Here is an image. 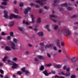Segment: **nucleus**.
<instances>
[{"label":"nucleus","mask_w":78,"mask_h":78,"mask_svg":"<svg viewBox=\"0 0 78 78\" xmlns=\"http://www.w3.org/2000/svg\"><path fill=\"white\" fill-rule=\"evenodd\" d=\"M40 45H41V46H42V47L40 48L39 49V50H42V51H44L45 49H46L47 48H50V47H51L52 45L51 44H49L46 45L44 47V43H41Z\"/></svg>","instance_id":"nucleus-1"},{"label":"nucleus","mask_w":78,"mask_h":78,"mask_svg":"<svg viewBox=\"0 0 78 78\" xmlns=\"http://www.w3.org/2000/svg\"><path fill=\"white\" fill-rule=\"evenodd\" d=\"M64 30H62V32L63 34L65 36H69L71 34V32L66 27H63Z\"/></svg>","instance_id":"nucleus-2"},{"label":"nucleus","mask_w":78,"mask_h":78,"mask_svg":"<svg viewBox=\"0 0 78 78\" xmlns=\"http://www.w3.org/2000/svg\"><path fill=\"white\" fill-rule=\"evenodd\" d=\"M8 18H9V19H10V20H12V19H13V18H15V19H20V18H21V16L17 15H16L12 13H11L10 14Z\"/></svg>","instance_id":"nucleus-3"},{"label":"nucleus","mask_w":78,"mask_h":78,"mask_svg":"<svg viewBox=\"0 0 78 78\" xmlns=\"http://www.w3.org/2000/svg\"><path fill=\"white\" fill-rule=\"evenodd\" d=\"M25 69H26L25 67H24L22 68L21 69V71H22V72H21V71H18L17 73V74L19 75H21L22 74H23V72H25V71H26Z\"/></svg>","instance_id":"nucleus-4"},{"label":"nucleus","mask_w":78,"mask_h":78,"mask_svg":"<svg viewBox=\"0 0 78 78\" xmlns=\"http://www.w3.org/2000/svg\"><path fill=\"white\" fill-rule=\"evenodd\" d=\"M49 16H50L49 17L50 19H51V20H53V21H54V22H57V21H56V20H55L53 19L54 18H56V16L54 15H49Z\"/></svg>","instance_id":"nucleus-5"},{"label":"nucleus","mask_w":78,"mask_h":78,"mask_svg":"<svg viewBox=\"0 0 78 78\" xmlns=\"http://www.w3.org/2000/svg\"><path fill=\"white\" fill-rule=\"evenodd\" d=\"M46 0H41V1H40L39 0H37L36 1V2L41 5H44V3H43V2H45L46 1Z\"/></svg>","instance_id":"nucleus-6"},{"label":"nucleus","mask_w":78,"mask_h":78,"mask_svg":"<svg viewBox=\"0 0 78 78\" xmlns=\"http://www.w3.org/2000/svg\"><path fill=\"white\" fill-rule=\"evenodd\" d=\"M11 48L13 50H15L16 49V44L15 43L12 42H11Z\"/></svg>","instance_id":"nucleus-7"},{"label":"nucleus","mask_w":78,"mask_h":78,"mask_svg":"<svg viewBox=\"0 0 78 78\" xmlns=\"http://www.w3.org/2000/svg\"><path fill=\"white\" fill-rule=\"evenodd\" d=\"M4 17L5 18L8 19L9 17L8 15V11L5 10L4 11Z\"/></svg>","instance_id":"nucleus-8"},{"label":"nucleus","mask_w":78,"mask_h":78,"mask_svg":"<svg viewBox=\"0 0 78 78\" xmlns=\"http://www.w3.org/2000/svg\"><path fill=\"white\" fill-rule=\"evenodd\" d=\"M12 65V67L14 69H15V68H17L19 67V65L16 63L13 62Z\"/></svg>","instance_id":"nucleus-9"},{"label":"nucleus","mask_w":78,"mask_h":78,"mask_svg":"<svg viewBox=\"0 0 78 78\" xmlns=\"http://www.w3.org/2000/svg\"><path fill=\"white\" fill-rule=\"evenodd\" d=\"M31 10V8L30 7H28L27 9H26L24 11V13L25 14H27L28 11Z\"/></svg>","instance_id":"nucleus-10"},{"label":"nucleus","mask_w":78,"mask_h":78,"mask_svg":"<svg viewBox=\"0 0 78 78\" xmlns=\"http://www.w3.org/2000/svg\"><path fill=\"white\" fill-rule=\"evenodd\" d=\"M37 34L39 36H43L44 32L42 31H40L37 33Z\"/></svg>","instance_id":"nucleus-11"},{"label":"nucleus","mask_w":78,"mask_h":78,"mask_svg":"<svg viewBox=\"0 0 78 78\" xmlns=\"http://www.w3.org/2000/svg\"><path fill=\"white\" fill-rule=\"evenodd\" d=\"M43 73L44 74V75L45 76H48V75H50V74H51V72L49 73H47V71H46V70H45L43 71Z\"/></svg>","instance_id":"nucleus-12"},{"label":"nucleus","mask_w":78,"mask_h":78,"mask_svg":"<svg viewBox=\"0 0 78 78\" xmlns=\"http://www.w3.org/2000/svg\"><path fill=\"white\" fill-rule=\"evenodd\" d=\"M8 1V0H2V1H3V2H2V5H7V1Z\"/></svg>","instance_id":"nucleus-13"},{"label":"nucleus","mask_w":78,"mask_h":78,"mask_svg":"<svg viewBox=\"0 0 78 78\" xmlns=\"http://www.w3.org/2000/svg\"><path fill=\"white\" fill-rule=\"evenodd\" d=\"M54 67H55V68H60V67H61V65L60 64H55L54 65Z\"/></svg>","instance_id":"nucleus-14"},{"label":"nucleus","mask_w":78,"mask_h":78,"mask_svg":"<svg viewBox=\"0 0 78 78\" xmlns=\"http://www.w3.org/2000/svg\"><path fill=\"white\" fill-rule=\"evenodd\" d=\"M30 17L32 19V23H34V21L35 20V18H34V16H33V15L31 14L30 15Z\"/></svg>","instance_id":"nucleus-15"},{"label":"nucleus","mask_w":78,"mask_h":78,"mask_svg":"<svg viewBox=\"0 0 78 78\" xmlns=\"http://www.w3.org/2000/svg\"><path fill=\"white\" fill-rule=\"evenodd\" d=\"M56 42L57 46H58L59 48H61V46L59 44V40H58L56 41Z\"/></svg>","instance_id":"nucleus-16"},{"label":"nucleus","mask_w":78,"mask_h":78,"mask_svg":"<svg viewBox=\"0 0 78 78\" xmlns=\"http://www.w3.org/2000/svg\"><path fill=\"white\" fill-rule=\"evenodd\" d=\"M37 23H40L41 22V18L40 17H38L37 19Z\"/></svg>","instance_id":"nucleus-17"},{"label":"nucleus","mask_w":78,"mask_h":78,"mask_svg":"<svg viewBox=\"0 0 78 78\" xmlns=\"http://www.w3.org/2000/svg\"><path fill=\"white\" fill-rule=\"evenodd\" d=\"M5 49L7 51H10L11 50V49L8 46L5 47Z\"/></svg>","instance_id":"nucleus-18"},{"label":"nucleus","mask_w":78,"mask_h":78,"mask_svg":"<svg viewBox=\"0 0 78 78\" xmlns=\"http://www.w3.org/2000/svg\"><path fill=\"white\" fill-rule=\"evenodd\" d=\"M14 24V21H12L9 23V26H10V27H12Z\"/></svg>","instance_id":"nucleus-19"},{"label":"nucleus","mask_w":78,"mask_h":78,"mask_svg":"<svg viewBox=\"0 0 78 78\" xmlns=\"http://www.w3.org/2000/svg\"><path fill=\"white\" fill-rule=\"evenodd\" d=\"M7 58H8V56H5L2 59V61H3V62H5V61H6V59H7Z\"/></svg>","instance_id":"nucleus-20"},{"label":"nucleus","mask_w":78,"mask_h":78,"mask_svg":"<svg viewBox=\"0 0 78 78\" xmlns=\"http://www.w3.org/2000/svg\"><path fill=\"white\" fill-rule=\"evenodd\" d=\"M71 60L73 62H75L76 61H77V58H76V57H75L73 58Z\"/></svg>","instance_id":"nucleus-21"},{"label":"nucleus","mask_w":78,"mask_h":78,"mask_svg":"<svg viewBox=\"0 0 78 78\" xmlns=\"http://www.w3.org/2000/svg\"><path fill=\"white\" fill-rule=\"evenodd\" d=\"M37 57L39 59H43V56L40 55H37Z\"/></svg>","instance_id":"nucleus-22"},{"label":"nucleus","mask_w":78,"mask_h":78,"mask_svg":"<svg viewBox=\"0 0 78 78\" xmlns=\"http://www.w3.org/2000/svg\"><path fill=\"white\" fill-rule=\"evenodd\" d=\"M23 23L24 24H26L27 25H30V23H29L27 21H26L25 20H23Z\"/></svg>","instance_id":"nucleus-23"},{"label":"nucleus","mask_w":78,"mask_h":78,"mask_svg":"<svg viewBox=\"0 0 78 78\" xmlns=\"http://www.w3.org/2000/svg\"><path fill=\"white\" fill-rule=\"evenodd\" d=\"M13 41L16 44H17V42H18V40L16 38H14L13 39Z\"/></svg>","instance_id":"nucleus-24"},{"label":"nucleus","mask_w":78,"mask_h":78,"mask_svg":"<svg viewBox=\"0 0 78 78\" xmlns=\"http://www.w3.org/2000/svg\"><path fill=\"white\" fill-rule=\"evenodd\" d=\"M62 6H69V5L67 4L66 3H64L61 5Z\"/></svg>","instance_id":"nucleus-25"},{"label":"nucleus","mask_w":78,"mask_h":78,"mask_svg":"<svg viewBox=\"0 0 78 78\" xmlns=\"http://www.w3.org/2000/svg\"><path fill=\"white\" fill-rule=\"evenodd\" d=\"M44 66L43 65L41 66L40 67V70L42 71L43 70H44Z\"/></svg>","instance_id":"nucleus-26"},{"label":"nucleus","mask_w":78,"mask_h":78,"mask_svg":"<svg viewBox=\"0 0 78 78\" xmlns=\"http://www.w3.org/2000/svg\"><path fill=\"white\" fill-rule=\"evenodd\" d=\"M54 28L55 30H56L58 28V25H55L54 26Z\"/></svg>","instance_id":"nucleus-27"},{"label":"nucleus","mask_w":78,"mask_h":78,"mask_svg":"<svg viewBox=\"0 0 78 78\" xmlns=\"http://www.w3.org/2000/svg\"><path fill=\"white\" fill-rule=\"evenodd\" d=\"M70 75V73L69 72L68 73H65V76H69Z\"/></svg>","instance_id":"nucleus-28"},{"label":"nucleus","mask_w":78,"mask_h":78,"mask_svg":"<svg viewBox=\"0 0 78 78\" xmlns=\"http://www.w3.org/2000/svg\"><path fill=\"white\" fill-rule=\"evenodd\" d=\"M66 73H64V72H61L59 73V75H64L65 76Z\"/></svg>","instance_id":"nucleus-29"},{"label":"nucleus","mask_w":78,"mask_h":78,"mask_svg":"<svg viewBox=\"0 0 78 78\" xmlns=\"http://www.w3.org/2000/svg\"><path fill=\"white\" fill-rule=\"evenodd\" d=\"M14 11L15 13L16 14H18L19 12V11H18V10L17 9L15 8L14 9Z\"/></svg>","instance_id":"nucleus-30"},{"label":"nucleus","mask_w":78,"mask_h":78,"mask_svg":"<svg viewBox=\"0 0 78 78\" xmlns=\"http://www.w3.org/2000/svg\"><path fill=\"white\" fill-rule=\"evenodd\" d=\"M7 62L9 63L10 64H11L12 63V62L11 60H7Z\"/></svg>","instance_id":"nucleus-31"},{"label":"nucleus","mask_w":78,"mask_h":78,"mask_svg":"<svg viewBox=\"0 0 78 78\" xmlns=\"http://www.w3.org/2000/svg\"><path fill=\"white\" fill-rule=\"evenodd\" d=\"M58 2H59V1L58 0H55L54 1V4H53V5H55V4H56V3H58Z\"/></svg>","instance_id":"nucleus-32"},{"label":"nucleus","mask_w":78,"mask_h":78,"mask_svg":"<svg viewBox=\"0 0 78 78\" xmlns=\"http://www.w3.org/2000/svg\"><path fill=\"white\" fill-rule=\"evenodd\" d=\"M18 28L19 30L20 31H22L23 30V29H22V28H21L20 27H18Z\"/></svg>","instance_id":"nucleus-33"},{"label":"nucleus","mask_w":78,"mask_h":78,"mask_svg":"<svg viewBox=\"0 0 78 78\" xmlns=\"http://www.w3.org/2000/svg\"><path fill=\"white\" fill-rule=\"evenodd\" d=\"M55 77H57V78H65L64 77H63V76H61L60 77L59 76H58V75H55Z\"/></svg>","instance_id":"nucleus-34"},{"label":"nucleus","mask_w":78,"mask_h":78,"mask_svg":"<svg viewBox=\"0 0 78 78\" xmlns=\"http://www.w3.org/2000/svg\"><path fill=\"white\" fill-rule=\"evenodd\" d=\"M10 34L11 36H14V33H13V32H11L10 33Z\"/></svg>","instance_id":"nucleus-35"},{"label":"nucleus","mask_w":78,"mask_h":78,"mask_svg":"<svg viewBox=\"0 0 78 78\" xmlns=\"http://www.w3.org/2000/svg\"><path fill=\"white\" fill-rule=\"evenodd\" d=\"M51 66V64L49 63L48 64H47L45 65V66L47 67H50V66Z\"/></svg>","instance_id":"nucleus-36"},{"label":"nucleus","mask_w":78,"mask_h":78,"mask_svg":"<svg viewBox=\"0 0 78 78\" xmlns=\"http://www.w3.org/2000/svg\"><path fill=\"white\" fill-rule=\"evenodd\" d=\"M25 73L26 74V75L27 74H30V71L27 70H26L25 72Z\"/></svg>","instance_id":"nucleus-37"},{"label":"nucleus","mask_w":78,"mask_h":78,"mask_svg":"<svg viewBox=\"0 0 78 78\" xmlns=\"http://www.w3.org/2000/svg\"><path fill=\"white\" fill-rule=\"evenodd\" d=\"M20 6L21 7H22V6H23V2H21L19 4Z\"/></svg>","instance_id":"nucleus-38"},{"label":"nucleus","mask_w":78,"mask_h":78,"mask_svg":"<svg viewBox=\"0 0 78 78\" xmlns=\"http://www.w3.org/2000/svg\"><path fill=\"white\" fill-rule=\"evenodd\" d=\"M13 61H17V58L16 57H15L13 58Z\"/></svg>","instance_id":"nucleus-39"},{"label":"nucleus","mask_w":78,"mask_h":78,"mask_svg":"<svg viewBox=\"0 0 78 78\" xmlns=\"http://www.w3.org/2000/svg\"><path fill=\"white\" fill-rule=\"evenodd\" d=\"M67 9L69 10H72V8L70 7H68Z\"/></svg>","instance_id":"nucleus-40"},{"label":"nucleus","mask_w":78,"mask_h":78,"mask_svg":"<svg viewBox=\"0 0 78 78\" xmlns=\"http://www.w3.org/2000/svg\"><path fill=\"white\" fill-rule=\"evenodd\" d=\"M76 78V76L74 75H72L71 76V78Z\"/></svg>","instance_id":"nucleus-41"},{"label":"nucleus","mask_w":78,"mask_h":78,"mask_svg":"<svg viewBox=\"0 0 78 78\" xmlns=\"http://www.w3.org/2000/svg\"><path fill=\"white\" fill-rule=\"evenodd\" d=\"M0 7L2 9H5V8H6V7H5L3 6L2 5H0Z\"/></svg>","instance_id":"nucleus-42"},{"label":"nucleus","mask_w":78,"mask_h":78,"mask_svg":"<svg viewBox=\"0 0 78 78\" xmlns=\"http://www.w3.org/2000/svg\"><path fill=\"white\" fill-rule=\"evenodd\" d=\"M34 61H35L36 62H37V61H38V58H36L34 59Z\"/></svg>","instance_id":"nucleus-43"},{"label":"nucleus","mask_w":78,"mask_h":78,"mask_svg":"<svg viewBox=\"0 0 78 78\" xmlns=\"http://www.w3.org/2000/svg\"><path fill=\"white\" fill-rule=\"evenodd\" d=\"M28 46L30 47H33V46H32V45L30 43H28Z\"/></svg>","instance_id":"nucleus-44"},{"label":"nucleus","mask_w":78,"mask_h":78,"mask_svg":"<svg viewBox=\"0 0 78 78\" xmlns=\"http://www.w3.org/2000/svg\"><path fill=\"white\" fill-rule=\"evenodd\" d=\"M7 39L8 40H10V39H11V36H8L7 37Z\"/></svg>","instance_id":"nucleus-45"},{"label":"nucleus","mask_w":78,"mask_h":78,"mask_svg":"<svg viewBox=\"0 0 78 78\" xmlns=\"http://www.w3.org/2000/svg\"><path fill=\"white\" fill-rule=\"evenodd\" d=\"M45 27L47 29H48V27H49V25L48 24H47L45 26Z\"/></svg>","instance_id":"nucleus-46"},{"label":"nucleus","mask_w":78,"mask_h":78,"mask_svg":"<svg viewBox=\"0 0 78 78\" xmlns=\"http://www.w3.org/2000/svg\"><path fill=\"white\" fill-rule=\"evenodd\" d=\"M0 73L2 74H4V73H3V70L1 69L0 70Z\"/></svg>","instance_id":"nucleus-47"},{"label":"nucleus","mask_w":78,"mask_h":78,"mask_svg":"<svg viewBox=\"0 0 78 78\" xmlns=\"http://www.w3.org/2000/svg\"><path fill=\"white\" fill-rule=\"evenodd\" d=\"M6 34H7L5 33V32H2V35H6Z\"/></svg>","instance_id":"nucleus-48"},{"label":"nucleus","mask_w":78,"mask_h":78,"mask_svg":"<svg viewBox=\"0 0 78 78\" xmlns=\"http://www.w3.org/2000/svg\"><path fill=\"white\" fill-rule=\"evenodd\" d=\"M53 49L54 50H57V48H56V47L55 46L53 47Z\"/></svg>","instance_id":"nucleus-49"},{"label":"nucleus","mask_w":78,"mask_h":78,"mask_svg":"<svg viewBox=\"0 0 78 78\" xmlns=\"http://www.w3.org/2000/svg\"><path fill=\"white\" fill-rule=\"evenodd\" d=\"M47 56L49 58H50V57H51V56L50 55V54H49V53H48L47 54Z\"/></svg>","instance_id":"nucleus-50"},{"label":"nucleus","mask_w":78,"mask_h":78,"mask_svg":"<svg viewBox=\"0 0 78 78\" xmlns=\"http://www.w3.org/2000/svg\"><path fill=\"white\" fill-rule=\"evenodd\" d=\"M66 71L67 72H69L70 71V68H68L66 69Z\"/></svg>","instance_id":"nucleus-51"},{"label":"nucleus","mask_w":78,"mask_h":78,"mask_svg":"<svg viewBox=\"0 0 78 78\" xmlns=\"http://www.w3.org/2000/svg\"><path fill=\"white\" fill-rule=\"evenodd\" d=\"M44 9H47L48 8V6H45L44 7Z\"/></svg>","instance_id":"nucleus-52"},{"label":"nucleus","mask_w":78,"mask_h":78,"mask_svg":"<svg viewBox=\"0 0 78 78\" xmlns=\"http://www.w3.org/2000/svg\"><path fill=\"white\" fill-rule=\"evenodd\" d=\"M52 73H53V74H55V71H51Z\"/></svg>","instance_id":"nucleus-53"},{"label":"nucleus","mask_w":78,"mask_h":78,"mask_svg":"<svg viewBox=\"0 0 78 78\" xmlns=\"http://www.w3.org/2000/svg\"><path fill=\"white\" fill-rule=\"evenodd\" d=\"M64 43L63 42H62L61 43V46H64Z\"/></svg>","instance_id":"nucleus-54"},{"label":"nucleus","mask_w":78,"mask_h":78,"mask_svg":"<svg viewBox=\"0 0 78 78\" xmlns=\"http://www.w3.org/2000/svg\"><path fill=\"white\" fill-rule=\"evenodd\" d=\"M66 68H67L66 66H64L63 67V69H64V70H66Z\"/></svg>","instance_id":"nucleus-55"},{"label":"nucleus","mask_w":78,"mask_h":78,"mask_svg":"<svg viewBox=\"0 0 78 78\" xmlns=\"http://www.w3.org/2000/svg\"><path fill=\"white\" fill-rule=\"evenodd\" d=\"M77 16L76 15H74L73 16V17H76Z\"/></svg>","instance_id":"nucleus-56"},{"label":"nucleus","mask_w":78,"mask_h":78,"mask_svg":"<svg viewBox=\"0 0 78 78\" xmlns=\"http://www.w3.org/2000/svg\"><path fill=\"white\" fill-rule=\"evenodd\" d=\"M0 76L1 77V78H3V75L2 74H0Z\"/></svg>","instance_id":"nucleus-57"},{"label":"nucleus","mask_w":78,"mask_h":78,"mask_svg":"<svg viewBox=\"0 0 78 78\" xmlns=\"http://www.w3.org/2000/svg\"><path fill=\"white\" fill-rule=\"evenodd\" d=\"M25 53L27 55H28V54L29 53V52H28V51H26Z\"/></svg>","instance_id":"nucleus-58"},{"label":"nucleus","mask_w":78,"mask_h":78,"mask_svg":"<svg viewBox=\"0 0 78 78\" xmlns=\"http://www.w3.org/2000/svg\"><path fill=\"white\" fill-rule=\"evenodd\" d=\"M42 12V10H40L39 11V13H41Z\"/></svg>","instance_id":"nucleus-59"},{"label":"nucleus","mask_w":78,"mask_h":78,"mask_svg":"<svg viewBox=\"0 0 78 78\" xmlns=\"http://www.w3.org/2000/svg\"><path fill=\"white\" fill-rule=\"evenodd\" d=\"M0 66H3V63L1 62H0Z\"/></svg>","instance_id":"nucleus-60"},{"label":"nucleus","mask_w":78,"mask_h":78,"mask_svg":"<svg viewBox=\"0 0 78 78\" xmlns=\"http://www.w3.org/2000/svg\"><path fill=\"white\" fill-rule=\"evenodd\" d=\"M14 4H16V3H17V1H14Z\"/></svg>","instance_id":"nucleus-61"},{"label":"nucleus","mask_w":78,"mask_h":78,"mask_svg":"<svg viewBox=\"0 0 78 78\" xmlns=\"http://www.w3.org/2000/svg\"><path fill=\"white\" fill-rule=\"evenodd\" d=\"M34 30L35 31H37V28H34Z\"/></svg>","instance_id":"nucleus-62"},{"label":"nucleus","mask_w":78,"mask_h":78,"mask_svg":"<svg viewBox=\"0 0 78 78\" xmlns=\"http://www.w3.org/2000/svg\"><path fill=\"white\" fill-rule=\"evenodd\" d=\"M9 76H5V78H9Z\"/></svg>","instance_id":"nucleus-63"},{"label":"nucleus","mask_w":78,"mask_h":78,"mask_svg":"<svg viewBox=\"0 0 78 78\" xmlns=\"http://www.w3.org/2000/svg\"><path fill=\"white\" fill-rule=\"evenodd\" d=\"M30 5L31 6H34V4L31 3L30 4Z\"/></svg>","instance_id":"nucleus-64"}]
</instances>
